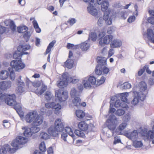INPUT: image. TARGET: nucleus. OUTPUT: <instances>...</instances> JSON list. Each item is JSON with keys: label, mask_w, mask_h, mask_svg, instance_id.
I'll use <instances>...</instances> for the list:
<instances>
[{"label": "nucleus", "mask_w": 154, "mask_h": 154, "mask_svg": "<svg viewBox=\"0 0 154 154\" xmlns=\"http://www.w3.org/2000/svg\"><path fill=\"white\" fill-rule=\"evenodd\" d=\"M27 141L26 138L21 136H18L11 143L12 146L14 148H11L9 145L5 144L0 149V154H6L7 152L10 153H14L17 149L20 147V145L25 144Z\"/></svg>", "instance_id": "f257e3e1"}, {"label": "nucleus", "mask_w": 154, "mask_h": 154, "mask_svg": "<svg viewBox=\"0 0 154 154\" xmlns=\"http://www.w3.org/2000/svg\"><path fill=\"white\" fill-rule=\"evenodd\" d=\"M100 3L98 4L97 0V4L101 5V10L102 11L104 12L103 15V19L105 20L106 23L108 25H110L112 24V20L116 17L115 15L111 13V10L108 8L109 3L106 1H99Z\"/></svg>", "instance_id": "f03ea898"}, {"label": "nucleus", "mask_w": 154, "mask_h": 154, "mask_svg": "<svg viewBox=\"0 0 154 154\" xmlns=\"http://www.w3.org/2000/svg\"><path fill=\"white\" fill-rule=\"evenodd\" d=\"M138 86L140 91L138 92L134 91L135 95L131 101V104L134 105H137L140 100L142 101H143L145 98L146 94L147 93L146 91L147 85L145 82L142 81L140 82Z\"/></svg>", "instance_id": "7ed1b4c3"}, {"label": "nucleus", "mask_w": 154, "mask_h": 154, "mask_svg": "<svg viewBox=\"0 0 154 154\" xmlns=\"http://www.w3.org/2000/svg\"><path fill=\"white\" fill-rule=\"evenodd\" d=\"M62 79L59 81L57 85L60 88H63L64 87L66 86L68 82L75 84L78 82L79 79L75 76L72 77L69 76L67 72L64 73L62 76Z\"/></svg>", "instance_id": "20e7f679"}, {"label": "nucleus", "mask_w": 154, "mask_h": 154, "mask_svg": "<svg viewBox=\"0 0 154 154\" xmlns=\"http://www.w3.org/2000/svg\"><path fill=\"white\" fill-rule=\"evenodd\" d=\"M30 46L29 45H19L18 47V51L15 52L13 54V57L15 59H20V57L23 54H27L28 53L25 52L30 49Z\"/></svg>", "instance_id": "39448f33"}, {"label": "nucleus", "mask_w": 154, "mask_h": 154, "mask_svg": "<svg viewBox=\"0 0 154 154\" xmlns=\"http://www.w3.org/2000/svg\"><path fill=\"white\" fill-rule=\"evenodd\" d=\"M118 122L117 118L113 114H111L109 118L106 122V124L108 128L112 131V134H113V131L115 129Z\"/></svg>", "instance_id": "423d86ee"}, {"label": "nucleus", "mask_w": 154, "mask_h": 154, "mask_svg": "<svg viewBox=\"0 0 154 154\" xmlns=\"http://www.w3.org/2000/svg\"><path fill=\"white\" fill-rule=\"evenodd\" d=\"M16 96L15 94L8 95L4 94L0 97V100L5 101L9 105L13 106L16 103L15 100Z\"/></svg>", "instance_id": "0eeeda50"}, {"label": "nucleus", "mask_w": 154, "mask_h": 154, "mask_svg": "<svg viewBox=\"0 0 154 154\" xmlns=\"http://www.w3.org/2000/svg\"><path fill=\"white\" fill-rule=\"evenodd\" d=\"M80 92L77 91L74 88L72 89L70 94L71 97L73 98L72 102L74 105L77 107L80 106L81 99L79 97Z\"/></svg>", "instance_id": "6e6552de"}, {"label": "nucleus", "mask_w": 154, "mask_h": 154, "mask_svg": "<svg viewBox=\"0 0 154 154\" xmlns=\"http://www.w3.org/2000/svg\"><path fill=\"white\" fill-rule=\"evenodd\" d=\"M97 60L98 64L96 67L95 72L97 75H100L102 73V66L106 64V59L104 57H98Z\"/></svg>", "instance_id": "1a4fd4ad"}, {"label": "nucleus", "mask_w": 154, "mask_h": 154, "mask_svg": "<svg viewBox=\"0 0 154 154\" xmlns=\"http://www.w3.org/2000/svg\"><path fill=\"white\" fill-rule=\"evenodd\" d=\"M10 64L11 68L15 69L17 71L23 69L25 66V64L20 60H14L11 62Z\"/></svg>", "instance_id": "9d476101"}, {"label": "nucleus", "mask_w": 154, "mask_h": 154, "mask_svg": "<svg viewBox=\"0 0 154 154\" xmlns=\"http://www.w3.org/2000/svg\"><path fill=\"white\" fill-rule=\"evenodd\" d=\"M55 97L58 99L60 102H63L68 98V93L66 91L59 90L56 91Z\"/></svg>", "instance_id": "9b49d317"}, {"label": "nucleus", "mask_w": 154, "mask_h": 154, "mask_svg": "<svg viewBox=\"0 0 154 154\" xmlns=\"http://www.w3.org/2000/svg\"><path fill=\"white\" fill-rule=\"evenodd\" d=\"M73 130L70 127H67L65 128V132H63L61 134V138L65 141H66V137L68 136V134L71 136L73 140L75 139V135L73 133Z\"/></svg>", "instance_id": "f8f14e48"}, {"label": "nucleus", "mask_w": 154, "mask_h": 154, "mask_svg": "<svg viewBox=\"0 0 154 154\" xmlns=\"http://www.w3.org/2000/svg\"><path fill=\"white\" fill-rule=\"evenodd\" d=\"M113 36L111 35H106L104 37L100 38L99 39V44L101 46L109 44L113 39Z\"/></svg>", "instance_id": "ddd939ff"}, {"label": "nucleus", "mask_w": 154, "mask_h": 154, "mask_svg": "<svg viewBox=\"0 0 154 154\" xmlns=\"http://www.w3.org/2000/svg\"><path fill=\"white\" fill-rule=\"evenodd\" d=\"M92 2L89 3L87 8L89 14L95 17L97 15L98 13L97 11L95 8L97 5V2L92 3Z\"/></svg>", "instance_id": "4468645a"}, {"label": "nucleus", "mask_w": 154, "mask_h": 154, "mask_svg": "<svg viewBox=\"0 0 154 154\" xmlns=\"http://www.w3.org/2000/svg\"><path fill=\"white\" fill-rule=\"evenodd\" d=\"M37 112L32 111L29 112L25 117V119L26 122L32 124L33 121L36 116Z\"/></svg>", "instance_id": "2eb2a0df"}, {"label": "nucleus", "mask_w": 154, "mask_h": 154, "mask_svg": "<svg viewBox=\"0 0 154 154\" xmlns=\"http://www.w3.org/2000/svg\"><path fill=\"white\" fill-rule=\"evenodd\" d=\"M124 135L133 141L136 140L138 137V133L137 130H134L132 132L125 133Z\"/></svg>", "instance_id": "dca6fc26"}, {"label": "nucleus", "mask_w": 154, "mask_h": 154, "mask_svg": "<svg viewBox=\"0 0 154 154\" xmlns=\"http://www.w3.org/2000/svg\"><path fill=\"white\" fill-rule=\"evenodd\" d=\"M43 122L42 117L40 115H37V113L32 124L33 125L38 126L41 125Z\"/></svg>", "instance_id": "f3484780"}, {"label": "nucleus", "mask_w": 154, "mask_h": 154, "mask_svg": "<svg viewBox=\"0 0 154 154\" xmlns=\"http://www.w3.org/2000/svg\"><path fill=\"white\" fill-rule=\"evenodd\" d=\"M54 127L60 132L62 131L64 128L63 124L61 119H57L55 121Z\"/></svg>", "instance_id": "a211bd4d"}, {"label": "nucleus", "mask_w": 154, "mask_h": 154, "mask_svg": "<svg viewBox=\"0 0 154 154\" xmlns=\"http://www.w3.org/2000/svg\"><path fill=\"white\" fill-rule=\"evenodd\" d=\"M143 35H146L148 40L151 42L154 43V33L151 29H148L147 30L146 33Z\"/></svg>", "instance_id": "6ab92c4d"}, {"label": "nucleus", "mask_w": 154, "mask_h": 154, "mask_svg": "<svg viewBox=\"0 0 154 154\" xmlns=\"http://www.w3.org/2000/svg\"><path fill=\"white\" fill-rule=\"evenodd\" d=\"M11 85V82L9 81L0 82V88L2 90H5L9 88Z\"/></svg>", "instance_id": "aec40b11"}, {"label": "nucleus", "mask_w": 154, "mask_h": 154, "mask_svg": "<svg viewBox=\"0 0 154 154\" xmlns=\"http://www.w3.org/2000/svg\"><path fill=\"white\" fill-rule=\"evenodd\" d=\"M21 76H20L18 79L17 80V82L18 83V88L17 91L19 93H22L24 91L23 86L24 85V83L23 82H21Z\"/></svg>", "instance_id": "412c9836"}, {"label": "nucleus", "mask_w": 154, "mask_h": 154, "mask_svg": "<svg viewBox=\"0 0 154 154\" xmlns=\"http://www.w3.org/2000/svg\"><path fill=\"white\" fill-rule=\"evenodd\" d=\"M111 42L110 47L112 48H119L122 44V42L117 39H115Z\"/></svg>", "instance_id": "4be33fe9"}, {"label": "nucleus", "mask_w": 154, "mask_h": 154, "mask_svg": "<svg viewBox=\"0 0 154 154\" xmlns=\"http://www.w3.org/2000/svg\"><path fill=\"white\" fill-rule=\"evenodd\" d=\"M146 53L141 48H139L136 50V53L135 55V57L137 59H142L145 56Z\"/></svg>", "instance_id": "5701e85b"}, {"label": "nucleus", "mask_w": 154, "mask_h": 154, "mask_svg": "<svg viewBox=\"0 0 154 154\" xmlns=\"http://www.w3.org/2000/svg\"><path fill=\"white\" fill-rule=\"evenodd\" d=\"M60 132L54 126H51L48 129V133L51 136L56 137L58 136Z\"/></svg>", "instance_id": "b1692460"}, {"label": "nucleus", "mask_w": 154, "mask_h": 154, "mask_svg": "<svg viewBox=\"0 0 154 154\" xmlns=\"http://www.w3.org/2000/svg\"><path fill=\"white\" fill-rule=\"evenodd\" d=\"M114 106L116 108L122 107L123 108H127L128 107V105L126 103L122 102L119 99L116 100L114 104Z\"/></svg>", "instance_id": "393cba45"}, {"label": "nucleus", "mask_w": 154, "mask_h": 154, "mask_svg": "<svg viewBox=\"0 0 154 154\" xmlns=\"http://www.w3.org/2000/svg\"><path fill=\"white\" fill-rule=\"evenodd\" d=\"M78 126L79 129L82 131H85L88 128V125L85 122L82 121L78 124Z\"/></svg>", "instance_id": "a878e982"}, {"label": "nucleus", "mask_w": 154, "mask_h": 154, "mask_svg": "<svg viewBox=\"0 0 154 154\" xmlns=\"http://www.w3.org/2000/svg\"><path fill=\"white\" fill-rule=\"evenodd\" d=\"M79 47L82 51H86L89 49L90 45L87 41H85L80 44Z\"/></svg>", "instance_id": "bb28decb"}, {"label": "nucleus", "mask_w": 154, "mask_h": 154, "mask_svg": "<svg viewBox=\"0 0 154 154\" xmlns=\"http://www.w3.org/2000/svg\"><path fill=\"white\" fill-rule=\"evenodd\" d=\"M128 96V93L126 92L125 93H121L118 95L119 97L121 99V100L122 102L128 103V100L127 97Z\"/></svg>", "instance_id": "cd10ccee"}, {"label": "nucleus", "mask_w": 154, "mask_h": 154, "mask_svg": "<svg viewBox=\"0 0 154 154\" xmlns=\"http://www.w3.org/2000/svg\"><path fill=\"white\" fill-rule=\"evenodd\" d=\"M23 130H24V131L23 133V134L24 136L27 137H31L32 134L31 132L30 128L27 127H23L22 128Z\"/></svg>", "instance_id": "c85d7f7f"}, {"label": "nucleus", "mask_w": 154, "mask_h": 154, "mask_svg": "<svg viewBox=\"0 0 154 154\" xmlns=\"http://www.w3.org/2000/svg\"><path fill=\"white\" fill-rule=\"evenodd\" d=\"M9 75L8 72L6 70H3L0 72V79L5 80L8 78Z\"/></svg>", "instance_id": "c756f323"}, {"label": "nucleus", "mask_w": 154, "mask_h": 154, "mask_svg": "<svg viewBox=\"0 0 154 154\" xmlns=\"http://www.w3.org/2000/svg\"><path fill=\"white\" fill-rule=\"evenodd\" d=\"M82 83L84 87L86 88H90L91 87V85L88 79V77H86L83 80Z\"/></svg>", "instance_id": "7c9ffc66"}, {"label": "nucleus", "mask_w": 154, "mask_h": 154, "mask_svg": "<svg viewBox=\"0 0 154 154\" xmlns=\"http://www.w3.org/2000/svg\"><path fill=\"white\" fill-rule=\"evenodd\" d=\"M73 63L74 61L73 60L69 59L65 63V65L66 67L70 69L72 67Z\"/></svg>", "instance_id": "2f4dec72"}, {"label": "nucleus", "mask_w": 154, "mask_h": 154, "mask_svg": "<svg viewBox=\"0 0 154 154\" xmlns=\"http://www.w3.org/2000/svg\"><path fill=\"white\" fill-rule=\"evenodd\" d=\"M47 88V86L42 85L41 87V89L39 90H38V88H37L35 91V93L37 94L41 95L46 91Z\"/></svg>", "instance_id": "473e14b6"}, {"label": "nucleus", "mask_w": 154, "mask_h": 154, "mask_svg": "<svg viewBox=\"0 0 154 154\" xmlns=\"http://www.w3.org/2000/svg\"><path fill=\"white\" fill-rule=\"evenodd\" d=\"M32 24L34 27L35 28L36 32L38 33L40 32L41 30V29L39 27L37 21L35 20H34L32 21Z\"/></svg>", "instance_id": "72a5a7b5"}, {"label": "nucleus", "mask_w": 154, "mask_h": 154, "mask_svg": "<svg viewBox=\"0 0 154 154\" xmlns=\"http://www.w3.org/2000/svg\"><path fill=\"white\" fill-rule=\"evenodd\" d=\"M153 130H150L146 133V136L149 139H153L154 138V125L153 127Z\"/></svg>", "instance_id": "f704fd0d"}, {"label": "nucleus", "mask_w": 154, "mask_h": 154, "mask_svg": "<svg viewBox=\"0 0 154 154\" xmlns=\"http://www.w3.org/2000/svg\"><path fill=\"white\" fill-rule=\"evenodd\" d=\"M8 70L10 73V79L11 80H14L15 79V75L14 70L12 68L10 67L8 68Z\"/></svg>", "instance_id": "c9c22d12"}, {"label": "nucleus", "mask_w": 154, "mask_h": 154, "mask_svg": "<svg viewBox=\"0 0 154 154\" xmlns=\"http://www.w3.org/2000/svg\"><path fill=\"white\" fill-rule=\"evenodd\" d=\"M56 41L55 40H53L50 43L46 49V54H48L50 52L51 48L53 47Z\"/></svg>", "instance_id": "e433bc0d"}, {"label": "nucleus", "mask_w": 154, "mask_h": 154, "mask_svg": "<svg viewBox=\"0 0 154 154\" xmlns=\"http://www.w3.org/2000/svg\"><path fill=\"white\" fill-rule=\"evenodd\" d=\"M27 30V27L25 26H20L17 27V31L19 33H25Z\"/></svg>", "instance_id": "4c0bfd02"}, {"label": "nucleus", "mask_w": 154, "mask_h": 154, "mask_svg": "<svg viewBox=\"0 0 154 154\" xmlns=\"http://www.w3.org/2000/svg\"><path fill=\"white\" fill-rule=\"evenodd\" d=\"M97 38V34L95 32H91L89 35V38L93 41H95Z\"/></svg>", "instance_id": "58836bf2"}, {"label": "nucleus", "mask_w": 154, "mask_h": 154, "mask_svg": "<svg viewBox=\"0 0 154 154\" xmlns=\"http://www.w3.org/2000/svg\"><path fill=\"white\" fill-rule=\"evenodd\" d=\"M75 113L76 116L79 118H82L85 116L84 113L81 110H76Z\"/></svg>", "instance_id": "ea45409f"}, {"label": "nucleus", "mask_w": 154, "mask_h": 154, "mask_svg": "<svg viewBox=\"0 0 154 154\" xmlns=\"http://www.w3.org/2000/svg\"><path fill=\"white\" fill-rule=\"evenodd\" d=\"M39 136L41 139L44 140H46L49 138V135L47 133L44 132H41Z\"/></svg>", "instance_id": "a19ab883"}, {"label": "nucleus", "mask_w": 154, "mask_h": 154, "mask_svg": "<svg viewBox=\"0 0 154 154\" xmlns=\"http://www.w3.org/2000/svg\"><path fill=\"white\" fill-rule=\"evenodd\" d=\"M31 132L32 134L33 133H35L38 132L40 131V128L38 126H35L32 127L30 128Z\"/></svg>", "instance_id": "79ce46f5"}, {"label": "nucleus", "mask_w": 154, "mask_h": 154, "mask_svg": "<svg viewBox=\"0 0 154 154\" xmlns=\"http://www.w3.org/2000/svg\"><path fill=\"white\" fill-rule=\"evenodd\" d=\"M88 79L91 85H96V79L94 76H91L89 78L88 77Z\"/></svg>", "instance_id": "37998d69"}, {"label": "nucleus", "mask_w": 154, "mask_h": 154, "mask_svg": "<svg viewBox=\"0 0 154 154\" xmlns=\"http://www.w3.org/2000/svg\"><path fill=\"white\" fill-rule=\"evenodd\" d=\"M133 141V146L136 148L141 147L143 146V143L141 141L134 140Z\"/></svg>", "instance_id": "c03bdc74"}, {"label": "nucleus", "mask_w": 154, "mask_h": 154, "mask_svg": "<svg viewBox=\"0 0 154 154\" xmlns=\"http://www.w3.org/2000/svg\"><path fill=\"white\" fill-rule=\"evenodd\" d=\"M125 113V111L124 110L119 109H118L115 112V114L118 116H121Z\"/></svg>", "instance_id": "a18cd8bd"}, {"label": "nucleus", "mask_w": 154, "mask_h": 154, "mask_svg": "<svg viewBox=\"0 0 154 154\" xmlns=\"http://www.w3.org/2000/svg\"><path fill=\"white\" fill-rule=\"evenodd\" d=\"M31 35V32L29 31H27L24 33L23 37L26 42L29 40Z\"/></svg>", "instance_id": "49530a36"}, {"label": "nucleus", "mask_w": 154, "mask_h": 154, "mask_svg": "<svg viewBox=\"0 0 154 154\" xmlns=\"http://www.w3.org/2000/svg\"><path fill=\"white\" fill-rule=\"evenodd\" d=\"M14 109L16 110L17 112H20L22 110V108L21 104L20 103H16L14 105Z\"/></svg>", "instance_id": "de8ad7c7"}, {"label": "nucleus", "mask_w": 154, "mask_h": 154, "mask_svg": "<svg viewBox=\"0 0 154 154\" xmlns=\"http://www.w3.org/2000/svg\"><path fill=\"white\" fill-rule=\"evenodd\" d=\"M66 47L69 49H77L79 48V45H75L73 44H71L70 43H67Z\"/></svg>", "instance_id": "09e8293b"}, {"label": "nucleus", "mask_w": 154, "mask_h": 154, "mask_svg": "<svg viewBox=\"0 0 154 154\" xmlns=\"http://www.w3.org/2000/svg\"><path fill=\"white\" fill-rule=\"evenodd\" d=\"M105 78L103 76H102L100 79L96 81V86H99L103 84L105 81Z\"/></svg>", "instance_id": "8fccbe9b"}, {"label": "nucleus", "mask_w": 154, "mask_h": 154, "mask_svg": "<svg viewBox=\"0 0 154 154\" xmlns=\"http://www.w3.org/2000/svg\"><path fill=\"white\" fill-rule=\"evenodd\" d=\"M9 26L10 29L12 31L14 32L16 30V26L14 24V21H11L9 22Z\"/></svg>", "instance_id": "3c124183"}, {"label": "nucleus", "mask_w": 154, "mask_h": 154, "mask_svg": "<svg viewBox=\"0 0 154 154\" xmlns=\"http://www.w3.org/2000/svg\"><path fill=\"white\" fill-rule=\"evenodd\" d=\"M53 96V95L50 92L47 91L46 92L45 97L46 100L48 101L50 100Z\"/></svg>", "instance_id": "603ef678"}, {"label": "nucleus", "mask_w": 154, "mask_h": 154, "mask_svg": "<svg viewBox=\"0 0 154 154\" xmlns=\"http://www.w3.org/2000/svg\"><path fill=\"white\" fill-rule=\"evenodd\" d=\"M39 149L42 152L45 151L46 147L44 142H42L41 143L39 146Z\"/></svg>", "instance_id": "864d4df0"}, {"label": "nucleus", "mask_w": 154, "mask_h": 154, "mask_svg": "<svg viewBox=\"0 0 154 154\" xmlns=\"http://www.w3.org/2000/svg\"><path fill=\"white\" fill-rule=\"evenodd\" d=\"M130 119V116L129 114H127L125 115L123 118V122H127L129 121Z\"/></svg>", "instance_id": "5fc2aeb1"}, {"label": "nucleus", "mask_w": 154, "mask_h": 154, "mask_svg": "<svg viewBox=\"0 0 154 154\" xmlns=\"http://www.w3.org/2000/svg\"><path fill=\"white\" fill-rule=\"evenodd\" d=\"M127 125L126 122H124L121 123L118 127V129L120 131H122L124 129Z\"/></svg>", "instance_id": "6e6d98bb"}, {"label": "nucleus", "mask_w": 154, "mask_h": 154, "mask_svg": "<svg viewBox=\"0 0 154 154\" xmlns=\"http://www.w3.org/2000/svg\"><path fill=\"white\" fill-rule=\"evenodd\" d=\"M110 107L109 109V112L110 113H113L115 112L116 111V109L114 108H113V103H112V102L110 101Z\"/></svg>", "instance_id": "4d7b16f0"}, {"label": "nucleus", "mask_w": 154, "mask_h": 154, "mask_svg": "<svg viewBox=\"0 0 154 154\" xmlns=\"http://www.w3.org/2000/svg\"><path fill=\"white\" fill-rule=\"evenodd\" d=\"M53 106V109L58 110L61 109V106L59 103L55 104L54 103Z\"/></svg>", "instance_id": "13d9d810"}, {"label": "nucleus", "mask_w": 154, "mask_h": 154, "mask_svg": "<svg viewBox=\"0 0 154 154\" xmlns=\"http://www.w3.org/2000/svg\"><path fill=\"white\" fill-rule=\"evenodd\" d=\"M32 84L33 86L35 88H38L41 85V83L40 81H37L32 82Z\"/></svg>", "instance_id": "bf43d9fd"}, {"label": "nucleus", "mask_w": 154, "mask_h": 154, "mask_svg": "<svg viewBox=\"0 0 154 154\" xmlns=\"http://www.w3.org/2000/svg\"><path fill=\"white\" fill-rule=\"evenodd\" d=\"M123 88L124 89H128L131 87V85L128 82H125L123 83Z\"/></svg>", "instance_id": "052dcab7"}, {"label": "nucleus", "mask_w": 154, "mask_h": 154, "mask_svg": "<svg viewBox=\"0 0 154 154\" xmlns=\"http://www.w3.org/2000/svg\"><path fill=\"white\" fill-rule=\"evenodd\" d=\"M67 22L72 26L76 22V20L74 18H71L67 21Z\"/></svg>", "instance_id": "680f3d73"}, {"label": "nucleus", "mask_w": 154, "mask_h": 154, "mask_svg": "<svg viewBox=\"0 0 154 154\" xmlns=\"http://www.w3.org/2000/svg\"><path fill=\"white\" fill-rule=\"evenodd\" d=\"M102 73L103 74H107L109 71V69L106 66L102 67Z\"/></svg>", "instance_id": "e2e57ef3"}, {"label": "nucleus", "mask_w": 154, "mask_h": 154, "mask_svg": "<svg viewBox=\"0 0 154 154\" xmlns=\"http://www.w3.org/2000/svg\"><path fill=\"white\" fill-rule=\"evenodd\" d=\"M41 111L42 112V113L45 114V113L48 116H49L52 113L51 111V110L49 111V110H48V111L49 112H48L46 113V110L44 108L41 109Z\"/></svg>", "instance_id": "0e129e2a"}, {"label": "nucleus", "mask_w": 154, "mask_h": 154, "mask_svg": "<svg viewBox=\"0 0 154 154\" xmlns=\"http://www.w3.org/2000/svg\"><path fill=\"white\" fill-rule=\"evenodd\" d=\"M135 17L134 16H131L128 19V21L129 23H131L135 21Z\"/></svg>", "instance_id": "69168bd1"}, {"label": "nucleus", "mask_w": 154, "mask_h": 154, "mask_svg": "<svg viewBox=\"0 0 154 154\" xmlns=\"http://www.w3.org/2000/svg\"><path fill=\"white\" fill-rule=\"evenodd\" d=\"M3 125L5 128H7L10 126V124L7 120H4L3 121Z\"/></svg>", "instance_id": "338daca9"}, {"label": "nucleus", "mask_w": 154, "mask_h": 154, "mask_svg": "<svg viewBox=\"0 0 154 154\" xmlns=\"http://www.w3.org/2000/svg\"><path fill=\"white\" fill-rule=\"evenodd\" d=\"M151 16H152V17H150L148 19V21L149 23L153 24H154V16L150 15Z\"/></svg>", "instance_id": "774afa93"}]
</instances>
